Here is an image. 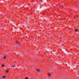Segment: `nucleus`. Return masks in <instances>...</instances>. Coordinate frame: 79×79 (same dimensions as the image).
<instances>
[{
	"instance_id": "nucleus-3",
	"label": "nucleus",
	"mask_w": 79,
	"mask_h": 79,
	"mask_svg": "<svg viewBox=\"0 0 79 79\" xmlns=\"http://www.w3.org/2000/svg\"><path fill=\"white\" fill-rule=\"evenodd\" d=\"M16 44H19L18 43V41H16Z\"/></svg>"
},
{
	"instance_id": "nucleus-7",
	"label": "nucleus",
	"mask_w": 79,
	"mask_h": 79,
	"mask_svg": "<svg viewBox=\"0 0 79 79\" xmlns=\"http://www.w3.org/2000/svg\"><path fill=\"white\" fill-rule=\"evenodd\" d=\"M2 67H4V65H2Z\"/></svg>"
},
{
	"instance_id": "nucleus-5",
	"label": "nucleus",
	"mask_w": 79,
	"mask_h": 79,
	"mask_svg": "<svg viewBox=\"0 0 79 79\" xmlns=\"http://www.w3.org/2000/svg\"><path fill=\"white\" fill-rule=\"evenodd\" d=\"M75 31L76 32H77V31H78V29H77V30L76 29V30H75Z\"/></svg>"
},
{
	"instance_id": "nucleus-2",
	"label": "nucleus",
	"mask_w": 79,
	"mask_h": 79,
	"mask_svg": "<svg viewBox=\"0 0 79 79\" xmlns=\"http://www.w3.org/2000/svg\"><path fill=\"white\" fill-rule=\"evenodd\" d=\"M37 71H38V72H40V70H39V69H37Z\"/></svg>"
},
{
	"instance_id": "nucleus-6",
	"label": "nucleus",
	"mask_w": 79,
	"mask_h": 79,
	"mask_svg": "<svg viewBox=\"0 0 79 79\" xmlns=\"http://www.w3.org/2000/svg\"><path fill=\"white\" fill-rule=\"evenodd\" d=\"M2 78H5V76H3Z\"/></svg>"
},
{
	"instance_id": "nucleus-1",
	"label": "nucleus",
	"mask_w": 79,
	"mask_h": 79,
	"mask_svg": "<svg viewBox=\"0 0 79 79\" xmlns=\"http://www.w3.org/2000/svg\"><path fill=\"white\" fill-rule=\"evenodd\" d=\"M48 76H49V77L50 76V74L48 73Z\"/></svg>"
},
{
	"instance_id": "nucleus-8",
	"label": "nucleus",
	"mask_w": 79,
	"mask_h": 79,
	"mask_svg": "<svg viewBox=\"0 0 79 79\" xmlns=\"http://www.w3.org/2000/svg\"><path fill=\"white\" fill-rule=\"evenodd\" d=\"M8 70H7L6 71V73H8Z\"/></svg>"
},
{
	"instance_id": "nucleus-10",
	"label": "nucleus",
	"mask_w": 79,
	"mask_h": 79,
	"mask_svg": "<svg viewBox=\"0 0 79 79\" xmlns=\"http://www.w3.org/2000/svg\"><path fill=\"white\" fill-rule=\"evenodd\" d=\"M25 79H28V78H25Z\"/></svg>"
},
{
	"instance_id": "nucleus-4",
	"label": "nucleus",
	"mask_w": 79,
	"mask_h": 79,
	"mask_svg": "<svg viewBox=\"0 0 79 79\" xmlns=\"http://www.w3.org/2000/svg\"><path fill=\"white\" fill-rule=\"evenodd\" d=\"M3 58L4 59H5V58H6V56H4L3 57Z\"/></svg>"
},
{
	"instance_id": "nucleus-9",
	"label": "nucleus",
	"mask_w": 79,
	"mask_h": 79,
	"mask_svg": "<svg viewBox=\"0 0 79 79\" xmlns=\"http://www.w3.org/2000/svg\"><path fill=\"white\" fill-rule=\"evenodd\" d=\"M12 67H15V66L13 65V66H12Z\"/></svg>"
}]
</instances>
